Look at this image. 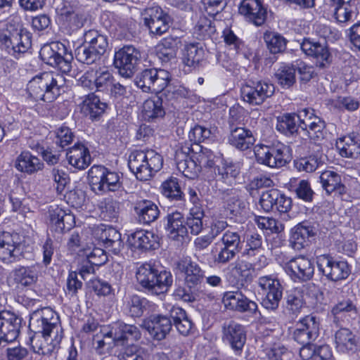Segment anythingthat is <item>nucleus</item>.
Instances as JSON below:
<instances>
[{"mask_svg": "<svg viewBox=\"0 0 360 360\" xmlns=\"http://www.w3.org/2000/svg\"><path fill=\"white\" fill-rule=\"evenodd\" d=\"M295 65H282L275 73L278 82L284 88H289L295 82Z\"/></svg>", "mask_w": 360, "mask_h": 360, "instance_id": "8fccbe9b", "label": "nucleus"}, {"mask_svg": "<svg viewBox=\"0 0 360 360\" xmlns=\"http://www.w3.org/2000/svg\"><path fill=\"white\" fill-rule=\"evenodd\" d=\"M216 31L214 22L206 17H201L195 27V33L198 39L210 37Z\"/></svg>", "mask_w": 360, "mask_h": 360, "instance_id": "680f3d73", "label": "nucleus"}, {"mask_svg": "<svg viewBox=\"0 0 360 360\" xmlns=\"http://www.w3.org/2000/svg\"><path fill=\"white\" fill-rule=\"evenodd\" d=\"M169 316L179 333L183 335H188L190 333L193 328V323L183 309L172 306L169 310Z\"/></svg>", "mask_w": 360, "mask_h": 360, "instance_id": "79ce46f5", "label": "nucleus"}, {"mask_svg": "<svg viewBox=\"0 0 360 360\" xmlns=\"http://www.w3.org/2000/svg\"><path fill=\"white\" fill-rule=\"evenodd\" d=\"M276 129L285 135H293L297 132L299 126L295 113H286L277 117Z\"/></svg>", "mask_w": 360, "mask_h": 360, "instance_id": "de8ad7c7", "label": "nucleus"}, {"mask_svg": "<svg viewBox=\"0 0 360 360\" xmlns=\"http://www.w3.org/2000/svg\"><path fill=\"white\" fill-rule=\"evenodd\" d=\"M332 313L335 316L347 314L352 318H355L357 315V309L352 301L343 300L333 307Z\"/></svg>", "mask_w": 360, "mask_h": 360, "instance_id": "69168bd1", "label": "nucleus"}, {"mask_svg": "<svg viewBox=\"0 0 360 360\" xmlns=\"http://www.w3.org/2000/svg\"><path fill=\"white\" fill-rule=\"evenodd\" d=\"M128 165L137 179L147 181L162 169L163 158L153 149L135 150L129 156Z\"/></svg>", "mask_w": 360, "mask_h": 360, "instance_id": "7ed1b4c3", "label": "nucleus"}, {"mask_svg": "<svg viewBox=\"0 0 360 360\" xmlns=\"http://www.w3.org/2000/svg\"><path fill=\"white\" fill-rule=\"evenodd\" d=\"M70 165L78 169H84L91 164V155L89 148L83 143H75L66 153Z\"/></svg>", "mask_w": 360, "mask_h": 360, "instance_id": "c85d7f7f", "label": "nucleus"}, {"mask_svg": "<svg viewBox=\"0 0 360 360\" xmlns=\"http://www.w3.org/2000/svg\"><path fill=\"white\" fill-rule=\"evenodd\" d=\"M66 52L64 44L60 42H52L42 46L39 55L41 60L47 65L58 68L62 72L68 73L72 68V56Z\"/></svg>", "mask_w": 360, "mask_h": 360, "instance_id": "0eeeda50", "label": "nucleus"}, {"mask_svg": "<svg viewBox=\"0 0 360 360\" xmlns=\"http://www.w3.org/2000/svg\"><path fill=\"white\" fill-rule=\"evenodd\" d=\"M20 320L13 313L4 310L0 311V346L14 341L18 336Z\"/></svg>", "mask_w": 360, "mask_h": 360, "instance_id": "412c9836", "label": "nucleus"}, {"mask_svg": "<svg viewBox=\"0 0 360 360\" xmlns=\"http://www.w3.org/2000/svg\"><path fill=\"white\" fill-rule=\"evenodd\" d=\"M320 323L316 316H306L295 326L292 338L298 343H309L314 341L319 335Z\"/></svg>", "mask_w": 360, "mask_h": 360, "instance_id": "f3484780", "label": "nucleus"}, {"mask_svg": "<svg viewBox=\"0 0 360 360\" xmlns=\"http://www.w3.org/2000/svg\"><path fill=\"white\" fill-rule=\"evenodd\" d=\"M166 230L168 236L174 240L184 239L188 234L186 221L183 214L179 212L170 213L167 217Z\"/></svg>", "mask_w": 360, "mask_h": 360, "instance_id": "c756f323", "label": "nucleus"}, {"mask_svg": "<svg viewBox=\"0 0 360 360\" xmlns=\"http://www.w3.org/2000/svg\"><path fill=\"white\" fill-rule=\"evenodd\" d=\"M94 75L96 90L97 91H108L115 79L113 75L108 70L101 69L94 72Z\"/></svg>", "mask_w": 360, "mask_h": 360, "instance_id": "13d9d810", "label": "nucleus"}, {"mask_svg": "<svg viewBox=\"0 0 360 360\" xmlns=\"http://www.w3.org/2000/svg\"><path fill=\"white\" fill-rule=\"evenodd\" d=\"M258 285L265 295L283 291L279 281L271 276H266L259 278Z\"/></svg>", "mask_w": 360, "mask_h": 360, "instance_id": "774afa93", "label": "nucleus"}, {"mask_svg": "<svg viewBox=\"0 0 360 360\" xmlns=\"http://www.w3.org/2000/svg\"><path fill=\"white\" fill-rule=\"evenodd\" d=\"M222 303L226 309L239 313L255 315L258 311L257 303L239 290L224 292Z\"/></svg>", "mask_w": 360, "mask_h": 360, "instance_id": "2eb2a0df", "label": "nucleus"}, {"mask_svg": "<svg viewBox=\"0 0 360 360\" xmlns=\"http://www.w3.org/2000/svg\"><path fill=\"white\" fill-rule=\"evenodd\" d=\"M96 234L98 240L105 248L115 254H117L120 251L122 246L121 234L117 230L109 226L98 230Z\"/></svg>", "mask_w": 360, "mask_h": 360, "instance_id": "58836bf2", "label": "nucleus"}, {"mask_svg": "<svg viewBox=\"0 0 360 360\" xmlns=\"http://www.w3.org/2000/svg\"><path fill=\"white\" fill-rule=\"evenodd\" d=\"M264 39L272 53H280L285 49L286 39L277 32H266L264 34Z\"/></svg>", "mask_w": 360, "mask_h": 360, "instance_id": "3c124183", "label": "nucleus"}, {"mask_svg": "<svg viewBox=\"0 0 360 360\" xmlns=\"http://www.w3.org/2000/svg\"><path fill=\"white\" fill-rule=\"evenodd\" d=\"M286 273L294 281H307L314 273L313 262L306 257L300 256L291 259L284 266Z\"/></svg>", "mask_w": 360, "mask_h": 360, "instance_id": "aec40b11", "label": "nucleus"}, {"mask_svg": "<svg viewBox=\"0 0 360 360\" xmlns=\"http://www.w3.org/2000/svg\"><path fill=\"white\" fill-rule=\"evenodd\" d=\"M193 158H195V162L200 167V172L205 169H212L219 160L213 152L207 148H202L199 153H193Z\"/></svg>", "mask_w": 360, "mask_h": 360, "instance_id": "864d4df0", "label": "nucleus"}, {"mask_svg": "<svg viewBox=\"0 0 360 360\" xmlns=\"http://www.w3.org/2000/svg\"><path fill=\"white\" fill-rule=\"evenodd\" d=\"M212 135L211 129L201 125H195L188 133L190 141L195 143L196 146H198L200 142L211 139Z\"/></svg>", "mask_w": 360, "mask_h": 360, "instance_id": "e2e57ef3", "label": "nucleus"}, {"mask_svg": "<svg viewBox=\"0 0 360 360\" xmlns=\"http://www.w3.org/2000/svg\"><path fill=\"white\" fill-rule=\"evenodd\" d=\"M108 48V37L96 30H89L84 32V43L75 49V54L80 63L91 65L101 59Z\"/></svg>", "mask_w": 360, "mask_h": 360, "instance_id": "39448f33", "label": "nucleus"}, {"mask_svg": "<svg viewBox=\"0 0 360 360\" xmlns=\"http://www.w3.org/2000/svg\"><path fill=\"white\" fill-rule=\"evenodd\" d=\"M48 212L51 228L56 232L70 230L75 224L74 215L58 205H51Z\"/></svg>", "mask_w": 360, "mask_h": 360, "instance_id": "b1692460", "label": "nucleus"}, {"mask_svg": "<svg viewBox=\"0 0 360 360\" xmlns=\"http://www.w3.org/2000/svg\"><path fill=\"white\" fill-rule=\"evenodd\" d=\"M22 253V245L18 233L0 231V259L11 264L20 259Z\"/></svg>", "mask_w": 360, "mask_h": 360, "instance_id": "f8f14e48", "label": "nucleus"}, {"mask_svg": "<svg viewBox=\"0 0 360 360\" xmlns=\"http://www.w3.org/2000/svg\"><path fill=\"white\" fill-rule=\"evenodd\" d=\"M176 269L184 276L185 285L190 289L194 288L202 283L205 271L190 257H184L175 264Z\"/></svg>", "mask_w": 360, "mask_h": 360, "instance_id": "6ab92c4d", "label": "nucleus"}, {"mask_svg": "<svg viewBox=\"0 0 360 360\" xmlns=\"http://www.w3.org/2000/svg\"><path fill=\"white\" fill-rule=\"evenodd\" d=\"M102 217L107 221L116 220L120 212V203L112 198L104 199L100 205Z\"/></svg>", "mask_w": 360, "mask_h": 360, "instance_id": "4d7b16f0", "label": "nucleus"}, {"mask_svg": "<svg viewBox=\"0 0 360 360\" xmlns=\"http://www.w3.org/2000/svg\"><path fill=\"white\" fill-rule=\"evenodd\" d=\"M221 339L231 348L236 355H240L247 340L245 328L233 321L225 323L222 327Z\"/></svg>", "mask_w": 360, "mask_h": 360, "instance_id": "4468645a", "label": "nucleus"}, {"mask_svg": "<svg viewBox=\"0 0 360 360\" xmlns=\"http://www.w3.org/2000/svg\"><path fill=\"white\" fill-rule=\"evenodd\" d=\"M323 188L328 194L335 193L342 195L347 191V188L341 182L340 176L335 172L326 170L319 176Z\"/></svg>", "mask_w": 360, "mask_h": 360, "instance_id": "4c0bfd02", "label": "nucleus"}, {"mask_svg": "<svg viewBox=\"0 0 360 360\" xmlns=\"http://www.w3.org/2000/svg\"><path fill=\"white\" fill-rule=\"evenodd\" d=\"M158 237L151 231L139 230L131 233L128 241L134 249L148 250L155 249L158 245Z\"/></svg>", "mask_w": 360, "mask_h": 360, "instance_id": "473e14b6", "label": "nucleus"}, {"mask_svg": "<svg viewBox=\"0 0 360 360\" xmlns=\"http://www.w3.org/2000/svg\"><path fill=\"white\" fill-rule=\"evenodd\" d=\"M315 234V228L310 223L302 221L291 230L290 238L291 246L297 250L303 249L309 245V238L314 236Z\"/></svg>", "mask_w": 360, "mask_h": 360, "instance_id": "a878e982", "label": "nucleus"}, {"mask_svg": "<svg viewBox=\"0 0 360 360\" xmlns=\"http://www.w3.org/2000/svg\"><path fill=\"white\" fill-rule=\"evenodd\" d=\"M104 338H110L116 345H123L125 341L137 340L141 338L138 328L134 325H128L122 322H115L110 329L103 333Z\"/></svg>", "mask_w": 360, "mask_h": 360, "instance_id": "5701e85b", "label": "nucleus"}, {"mask_svg": "<svg viewBox=\"0 0 360 360\" xmlns=\"http://www.w3.org/2000/svg\"><path fill=\"white\" fill-rule=\"evenodd\" d=\"M252 264L243 259H238L231 263L229 267L228 276L231 283H238L245 281L250 274Z\"/></svg>", "mask_w": 360, "mask_h": 360, "instance_id": "c03bdc74", "label": "nucleus"}, {"mask_svg": "<svg viewBox=\"0 0 360 360\" xmlns=\"http://www.w3.org/2000/svg\"><path fill=\"white\" fill-rule=\"evenodd\" d=\"M80 107L84 115L94 120L98 119L105 112L107 104L101 101L98 96L91 93L83 97Z\"/></svg>", "mask_w": 360, "mask_h": 360, "instance_id": "2f4dec72", "label": "nucleus"}, {"mask_svg": "<svg viewBox=\"0 0 360 360\" xmlns=\"http://www.w3.org/2000/svg\"><path fill=\"white\" fill-rule=\"evenodd\" d=\"M316 263L319 270L331 281L345 279L349 274V266L346 262L335 261L329 255L318 256Z\"/></svg>", "mask_w": 360, "mask_h": 360, "instance_id": "ddd939ff", "label": "nucleus"}, {"mask_svg": "<svg viewBox=\"0 0 360 360\" xmlns=\"http://www.w3.org/2000/svg\"><path fill=\"white\" fill-rule=\"evenodd\" d=\"M221 244L240 252L243 247V240L240 233L233 229H229L224 231L221 238Z\"/></svg>", "mask_w": 360, "mask_h": 360, "instance_id": "bf43d9fd", "label": "nucleus"}, {"mask_svg": "<svg viewBox=\"0 0 360 360\" xmlns=\"http://www.w3.org/2000/svg\"><path fill=\"white\" fill-rule=\"evenodd\" d=\"M254 152L257 162L269 167H281L291 158L288 147L280 142L271 146L257 144Z\"/></svg>", "mask_w": 360, "mask_h": 360, "instance_id": "423d86ee", "label": "nucleus"}, {"mask_svg": "<svg viewBox=\"0 0 360 360\" xmlns=\"http://www.w3.org/2000/svg\"><path fill=\"white\" fill-rule=\"evenodd\" d=\"M240 171L237 165L226 162L217 167V175L220 180L228 185H232Z\"/></svg>", "mask_w": 360, "mask_h": 360, "instance_id": "603ef678", "label": "nucleus"}, {"mask_svg": "<svg viewBox=\"0 0 360 360\" xmlns=\"http://www.w3.org/2000/svg\"><path fill=\"white\" fill-rule=\"evenodd\" d=\"M65 84L63 77L53 72H44L34 77L27 84L29 95L36 101L50 103L60 94Z\"/></svg>", "mask_w": 360, "mask_h": 360, "instance_id": "f03ea898", "label": "nucleus"}, {"mask_svg": "<svg viewBox=\"0 0 360 360\" xmlns=\"http://www.w3.org/2000/svg\"><path fill=\"white\" fill-rule=\"evenodd\" d=\"M205 212L202 205H196L190 208L186 219V226L193 235H198L203 229L202 219Z\"/></svg>", "mask_w": 360, "mask_h": 360, "instance_id": "a18cd8bd", "label": "nucleus"}, {"mask_svg": "<svg viewBox=\"0 0 360 360\" xmlns=\"http://www.w3.org/2000/svg\"><path fill=\"white\" fill-rule=\"evenodd\" d=\"M141 327L146 329L154 340H162L171 331L172 323L170 316L158 314L145 319Z\"/></svg>", "mask_w": 360, "mask_h": 360, "instance_id": "4be33fe9", "label": "nucleus"}, {"mask_svg": "<svg viewBox=\"0 0 360 360\" xmlns=\"http://www.w3.org/2000/svg\"><path fill=\"white\" fill-rule=\"evenodd\" d=\"M195 158H193V154L191 158L176 162L179 171L182 172L186 177L191 179L198 177L200 173L198 162H195Z\"/></svg>", "mask_w": 360, "mask_h": 360, "instance_id": "6e6d98bb", "label": "nucleus"}, {"mask_svg": "<svg viewBox=\"0 0 360 360\" xmlns=\"http://www.w3.org/2000/svg\"><path fill=\"white\" fill-rule=\"evenodd\" d=\"M238 252H239L221 244L219 249L217 248L213 259L216 264L224 265L234 259Z\"/></svg>", "mask_w": 360, "mask_h": 360, "instance_id": "338daca9", "label": "nucleus"}, {"mask_svg": "<svg viewBox=\"0 0 360 360\" xmlns=\"http://www.w3.org/2000/svg\"><path fill=\"white\" fill-rule=\"evenodd\" d=\"M136 278L143 289L154 295L167 292L173 283V276L170 271H158L148 263L137 269Z\"/></svg>", "mask_w": 360, "mask_h": 360, "instance_id": "20e7f679", "label": "nucleus"}, {"mask_svg": "<svg viewBox=\"0 0 360 360\" xmlns=\"http://www.w3.org/2000/svg\"><path fill=\"white\" fill-rule=\"evenodd\" d=\"M229 143L240 150L250 148L255 142L252 132L244 127H236L231 130Z\"/></svg>", "mask_w": 360, "mask_h": 360, "instance_id": "72a5a7b5", "label": "nucleus"}, {"mask_svg": "<svg viewBox=\"0 0 360 360\" xmlns=\"http://www.w3.org/2000/svg\"><path fill=\"white\" fill-rule=\"evenodd\" d=\"M298 126L311 139L319 140L323 138V131L326 127L325 122L314 113V110H309V115L304 122L298 124Z\"/></svg>", "mask_w": 360, "mask_h": 360, "instance_id": "c9c22d12", "label": "nucleus"}, {"mask_svg": "<svg viewBox=\"0 0 360 360\" xmlns=\"http://www.w3.org/2000/svg\"><path fill=\"white\" fill-rule=\"evenodd\" d=\"M108 91L111 98L120 101L127 97V94L131 91V86L127 84V82L114 79Z\"/></svg>", "mask_w": 360, "mask_h": 360, "instance_id": "0e129e2a", "label": "nucleus"}, {"mask_svg": "<svg viewBox=\"0 0 360 360\" xmlns=\"http://www.w3.org/2000/svg\"><path fill=\"white\" fill-rule=\"evenodd\" d=\"M39 274L35 266H18L10 272L6 282L10 287L32 289L38 282Z\"/></svg>", "mask_w": 360, "mask_h": 360, "instance_id": "9b49d317", "label": "nucleus"}, {"mask_svg": "<svg viewBox=\"0 0 360 360\" xmlns=\"http://www.w3.org/2000/svg\"><path fill=\"white\" fill-rule=\"evenodd\" d=\"M205 51L198 44H189L183 50L182 60L188 67H195L204 58Z\"/></svg>", "mask_w": 360, "mask_h": 360, "instance_id": "49530a36", "label": "nucleus"}, {"mask_svg": "<svg viewBox=\"0 0 360 360\" xmlns=\"http://www.w3.org/2000/svg\"><path fill=\"white\" fill-rule=\"evenodd\" d=\"M0 46L9 54L18 57V55L25 53L30 48V37L29 34L22 32L1 33Z\"/></svg>", "mask_w": 360, "mask_h": 360, "instance_id": "a211bd4d", "label": "nucleus"}, {"mask_svg": "<svg viewBox=\"0 0 360 360\" xmlns=\"http://www.w3.org/2000/svg\"><path fill=\"white\" fill-rule=\"evenodd\" d=\"M179 41L177 37H167L162 39L156 46V54L158 58L162 62H168L174 58Z\"/></svg>", "mask_w": 360, "mask_h": 360, "instance_id": "37998d69", "label": "nucleus"}, {"mask_svg": "<svg viewBox=\"0 0 360 360\" xmlns=\"http://www.w3.org/2000/svg\"><path fill=\"white\" fill-rule=\"evenodd\" d=\"M29 327L35 333L41 335V340L33 342L35 353L49 355L56 349L63 339V328L59 318L51 308L35 310L30 316Z\"/></svg>", "mask_w": 360, "mask_h": 360, "instance_id": "f257e3e1", "label": "nucleus"}, {"mask_svg": "<svg viewBox=\"0 0 360 360\" xmlns=\"http://www.w3.org/2000/svg\"><path fill=\"white\" fill-rule=\"evenodd\" d=\"M155 68L146 69L143 70L136 77V86L144 92H151L154 84V78L156 75Z\"/></svg>", "mask_w": 360, "mask_h": 360, "instance_id": "052dcab7", "label": "nucleus"}, {"mask_svg": "<svg viewBox=\"0 0 360 360\" xmlns=\"http://www.w3.org/2000/svg\"><path fill=\"white\" fill-rule=\"evenodd\" d=\"M141 60L140 51L134 46L127 45L115 53L113 64L121 76L129 78L137 70Z\"/></svg>", "mask_w": 360, "mask_h": 360, "instance_id": "1a4fd4ad", "label": "nucleus"}, {"mask_svg": "<svg viewBox=\"0 0 360 360\" xmlns=\"http://www.w3.org/2000/svg\"><path fill=\"white\" fill-rule=\"evenodd\" d=\"M15 167L21 172L32 174L41 170L44 167V163L30 152L22 151L17 157Z\"/></svg>", "mask_w": 360, "mask_h": 360, "instance_id": "e433bc0d", "label": "nucleus"}, {"mask_svg": "<svg viewBox=\"0 0 360 360\" xmlns=\"http://www.w3.org/2000/svg\"><path fill=\"white\" fill-rule=\"evenodd\" d=\"M239 13L257 26L263 25L266 19V9L259 0H243Z\"/></svg>", "mask_w": 360, "mask_h": 360, "instance_id": "393cba45", "label": "nucleus"}, {"mask_svg": "<svg viewBox=\"0 0 360 360\" xmlns=\"http://www.w3.org/2000/svg\"><path fill=\"white\" fill-rule=\"evenodd\" d=\"M336 146L342 157L357 158L360 155V138L354 132L340 138Z\"/></svg>", "mask_w": 360, "mask_h": 360, "instance_id": "7c9ffc66", "label": "nucleus"}, {"mask_svg": "<svg viewBox=\"0 0 360 360\" xmlns=\"http://www.w3.org/2000/svg\"><path fill=\"white\" fill-rule=\"evenodd\" d=\"M274 86L266 81H250L240 88V97L244 102L252 105H259L274 93Z\"/></svg>", "mask_w": 360, "mask_h": 360, "instance_id": "9d476101", "label": "nucleus"}, {"mask_svg": "<svg viewBox=\"0 0 360 360\" xmlns=\"http://www.w3.org/2000/svg\"><path fill=\"white\" fill-rule=\"evenodd\" d=\"M88 178L95 191H115L121 186L119 174L101 165L92 166L89 170Z\"/></svg>", "mask_w": 360, "mask_h": 360, "instance_id": "6e6552de", "label": "nucleus"}, {"mask_svg": "<svg viewBox=\"0 0 360 360\" xmlns=\"http://www.w3.org/2000/svg\"><path fill=\"white\" fill-rule=\"evenodd\" d=\"M301 49L304 53L316 58L317 65L321 68L330 62V53L325 44L305 39L301 44Z\"/></svg>", "mask_w": 360, "mask_h": 360, "instance_id": "cd10ccee", "label": "nucleus"}, {"mask_svg": "<svg viewBox=\"0 0 360 360\" xmlns=\"http://www.w3.org/2000/svg\"><path fill=\"white\" fill-rule=\"evenodd\" d=\"M304 294L301 288L291 290L287 296V309L292 315L297 316L304 307Z\"/></svg>", "mask_w": 360, "mask_h": 360, "instance_id": "09e8293b", "label": "nucleus"}, {"mask_svg": "<svg viewBox=\"0 0 360 360\" xmlns=\"http://www.w3.org/2000/svg\"><path fill=\"white\" fill-rule=\"evenodd\" d=\"M162 193L172 200H179L182 198L183 192L176 178L171 177L165 181L161 186Z\"/></svg>", "mask_w": 360, "mask_h": 360, "instance_id": "5fc2aeb1", "label": "nucleus"}, {"mask_svg": "<svg viewBox=\"0 0 360 360\" xmlns=\"http://www.w3.org/2000/svg\"><path fill=\"white\" fill-rule=\"evenodd\" d=\"M134 210L139 222L149 224L155 221L160 214L158 206L152 201L141 200L136 202Z\"/></svg>", "mask_w": 360, "mask_h": 360, "instance_id": "f704fd0d", "label": "nucleus"}, {"mask_svg": "<svg viewBox=\"0 0 360 360\" xmlns=\"http://www.w3.org/2000/svg\"><path fill=\"white\" fill-rule=\"evenodd\" d=\"M333 8V18L338 22H346L351 20L356 11L352 0H330Z\"/></svg>", "mask_w": 360, "mask_h": 360, "instance_id": "ea45409f", "label": "nucleus"}, {"mask_svg": "<svg viewBox=\"0 0 360 360\" xmlns=\"http://www.w3.org/2000/svg\"><path fill=\"white\" fill-rule=\"evenodd\" d=\"M335 348L341 353L355 352L359 346V340L349 329L342 328L334 335Z\"/></svg>", "mask_w": 360, "mask_h": 360, "instance_id": "bb28decb", "label": "nucleus"}, {"mask_svg": "<svg viewBox=\"0 0 360 360\" xmlns=\"http://www.w3.org/2000/svg\"><path fill=\"white\" fill-rule=\"evenodd\" d=\"M141 114L143 118L148 122L162 117L165 112L162 106V98L159 96H154L146 100L143 103Z\"/></svg>", "mask_w": 360, "mask_h": 360, "instance_id": "a19ab883", "label": "nucleus"}, {"mask_svg": "<svg viewBox=\"0 0 360 360\" xmlns=\"http://www.w3.org/2000/svg\"><path fill=\"white\" fill-rule=\"evenodd\" d=\"M144 24L150 32L157 35H162L169 28L171 18L158 6L147 8L144 11Z\"/></svg>", "mask_w": 360, "mask_h": 360, "instance_id": "dca6fc26", "label": "nucleus"}]
</instances>
